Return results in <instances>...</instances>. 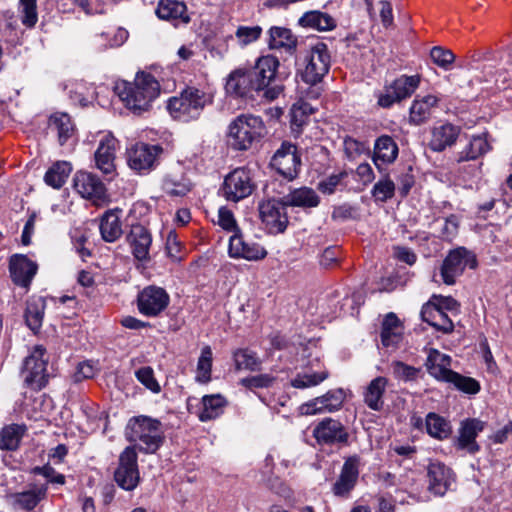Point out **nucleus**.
Segmentation results:
<instances>
[{"label":"nucleus","mask_w":512,"mask_h":512,"mask_svg":"<svg viewBox=\"0 0 512 512\" xmlns=\"http://www.w3.org/2000/svg\"><path fill=\"white\" fill-rule=\"evenodd\" d=\"M278 66L279 61L275 56H262L254 65L232 71L227 77L225 89L236 97L253 98L255 92H261L274 80Z\"/></svg>","instance_id":"nucleus-1"},{"label":"nucleus","mask_w":512,"mask_h":512,"mask_svg":"<svg viewBox=\"0 0 512 512\" xmlns=\"http://www.w3.org/2000/svg\"><path fill=\"white\" fill-rule=\"evenodd\" d=\"M115 92L128 109L142 112L147 111L152 101L159 96L160 85L153 75L140 72L133 83H118Z\"/></svg>","instance_id":"nucleus-2"},{"label":"nucleus","mask_w":512,"mask_h":512,"mask_svg":"<svg viewBox=\"0 0 512 512\" xmlns=\"http://www.w3.org/2000/svg\"><path fill=\"white\" fill-rule=\"evenodd\" d=\"M125 435L130 442L138 443L144 453H155L164 442V432L159 420L148 416H137L129 420Z\"/></svg>","instance_id":"nucleus-3"},{"label":"nucleus","mask_w":512,"mask_h":512,"mask_svg":"<svg viewBox=\"0 0 512 512\" xmlns=\"http://www.w3.org/2000/svg\"><path fill=\"white\" fill-rule=\"evenodd\" d=\"M210 97L196 87H186L178 96L169 98L167 110L175 120L187 123L200 117Z\"/></svg>","instance_id":"nucleus-4"},{"label":"nucleus","mask_w":512,"mask_h":512,"mask_svg":"<svg viewBox=\"0 0 512 512\" xmlns=\"http://www.w3.org/2000/svg\"><path fill=\"white\" fill-rule=\"evenodd\" d=\"M264 131L265 125L261 117L241 114L230 123L227 142L232 149L245 151L263 137Z\"/></svg>","instance_id":"nucleus-5"},{"label":"nucleus","mask_w":512,"mask_h":512,"mask_svg":"<svg viewBox=\"0 0 512 512\" xmlns=\"http://www.w3.org/2000/svg\"><path fill=\"white\" fill-rule=\"evenodd\" d=\"M305 67L301 70V79L316 85L328 74L331 66V54L326 43L318 41L312 45L305 57Z\"/></svg>","instance_id":"nucleus-6"},{"label":"nucleus","mask_w":512,"mask_h":512,"mask_svg":"<svg viewBox=\"0 0 512 512\" xmlns=\"http://www.w3.org/2000/svg\"><path fill=\"white\" fill-rule=\"evenodd\" d=\"M47 364L48 357H46L45 347L42 345L34 346L23 363L22 375L26 387L39 391L47 385L49 380Z\"/></svg>","instance_id":"nucleus-7"},{"label":"nucleus","mask_w":512,"mask_h":512,"mask_svg":"<svg viewBox=\"0 0 512 512\" xmlns=\"http://www.w3.org/2000/svg\"><path fill=\"white\" fill-rule=\"evenodd\" d=\"M256 188L252 171L246 167H238L225 176L221 192L230 202H239L249 197Z\"/></svg>","instance_id":"nucleus-8"},{"label":"nucleus","mask_w":512,"mask_h":512,"mask_svg":"<svg viewBox=\"0 0 512 512\" xmlns=\"http://www.w3.org/2000/svg\"><path fill=\"white\" fill-rule=\"evenodd\" d=\"M476 266L475 255L464 247H458L451 250L443 260L440 269L441 278L446 285H453L466 267L474 269Z\"/></svg>","instance_id":"nucleus-9"},{"label":"nucleus","mask_w":512,"mask_h":512,"mask_svg":"<svg viewBox=\"0 0 512 512\" xmlns=\"http://www.w3.org/2000/svg\"><path fill=\"white\" fill-rule=\"evenodd\" d=\"M137 453L129 446L119 456V464L114 472L115 482L126 491H133L140 482Z\"/></svg>","instance_id":"nucleus-10"},{"label":"nucleus","mask_w":512,"mask_h":512,"mask_svg":"<svg viewBox=\"0 0 512 512\" xmlns=\"http://www.w3.org/2000/svg\"><path fill=\"white\" fill-rule=\"evenodd\" d=\"M284 199L263 200L258 205L259 216L270 234L283 233L289 223Z\"/></svg>","instance_id":"nucleus-11"},{"label":"nucleus","mask_w":512,"mask_h":512,"mask_svg":"<svg viewBox=\"0 0 512 512\" xmlns=\"http://www.w3.org/2000/svg\"><path fill=\"white\" fill-rule=\"evenodd\" d=\"M162 152L160 145L137 143L128 151L127 162L135 172L148 174L158 165Z\"/></svg>","instance_id":"nucleus-12"},{"label":"nucleus","mask_w":512,"mask_h":512,"mask_svg":"<svg viewBox=\"0 0 512 512\" xmlns=\"http://www.w3.org/2000/svg\"><path fill=\"white\" fill-rule=\"evenodd\" d=\"M319 445H348L349 433L343 423L337 419L326 417L318 422L312 431Z\"/></svg>","instance_id":"nucleus-13"},{"label":"nucleus","mask_w":512,"mask_h":512,"mask_svg":"<svg viewBox=\"0 0 512 512\" xmlns=\"http://www.w3.org/2000/svg\"><path fill=\"white\" fill-rule=\"evenodd\" d=\"M420 78L417 75H402L385 87L383 93L378 96V104L383 108H389L394 103L410 97L418 88Z\"/></svg>","instance_id":"nucleus-14"},{"label":"nucleus","mask_w":512,"mask_h":512,"mask_svg":"<svg viewBox=\"0 0 512 512\" xmlns=\"http://www.w3.org/2000/svg\"><path fill=\"white\" fill-rule=\"evenodd\" d=\"M170 297L162 287L150 285L139 292L137 307L142 315L156 317L169 305Z\"/></svg>","instance_id":"nucleus-15"},{"label":"nucleus","mask_w":512,"mask_h":512,"mask_svg":"<svg viewBox=\"0 0 512 512\" xmlns=\"http://www.w3.org/2000/svg\"><path fill=\"white\" fill-rule=\"evenodd\" d=\"M271 165L284 179L291 181L296 178L301 165L297 147L283 142L272 157Z\"/></svg>","instance_id":"nucleus-16"},{"label":"nucleus","mask_w":512,"mask_h":512,"mask_svg":"<svg viewBox=\"0 0 512 512\" xmlns=\"http://www.w3.org/2000/svg\"><path fill=\"white\" fill-rule=\"evenodd\" d=\"M73 187L83 198L95 203L106 199V188L103 182L94 174L78 171L73 178Z\"/></svg>","instance_id":"nucleus-17"},{"label":"nucleus","mask_w":512,"mask_h":512,"mask_svg":"<svg viewBox=\"0 0 512 512\" xmlns=\"http://www.w3.org/2000/svg\"><path fill=\"white\" fill-rule=\"evenodd\" d=\"M345 399L343 389L329 390L326 394L317 397L300 406L303 415H314L324 412H334L340 409Z\"/></svg>","instance_id":"nucleus-18"},{"label":"nucleus","mask_w":512,"mask_h":512,"mask_svg":"<svg viewBox=\"0 0 512 512\" xmlns=\"http://www.w3.org/2000/svg\"><path fill=\"white\" fill-rule=\"evenodd\" d=\"M38 265L26 255L14 254L9 259V272L13 283L28 288L37 273Z\"/></svg>","instance_id":"nucleus-19"},{"label":"nucleus","mask_w":512,"mask_h":512,"mask_svg":"<svg viewBox=\"0 0 512 512\" xmlns=\"http://www.w3.org/2000/svg\"><path fill=\"white\" fill-rule=\"evenodd\" d=\"M359 465L360 457L358 455L350 456L345 460L340 475L332 488L334 495L348 497L357 483Z\"/></svg>","instance_id":"nucleus-20"},{"label":"nucleus","mask_w":512,"mask_h":512,"mask_svg":"<svg viewBox=\"0 0 512 512\" xmlns=\"http://www.w3.org/2000/svg\"><path fill=\"white\" fill-rule=\"evenodd\" d=\"M47 483L31 482L20 492L13 493L11 500L17 508L31 512L47 498Z\"/></svg>","instance_id":"nucleus-21"},{"label":"nucleus","mask_w":512,"mask_h":512,"mask_svg":"<svg viewBox=\"0 0 512 512\" xmlns=\"http://www.w3.org/2000/svg\"><path fill=\"white\" fill-rule=\"evenodd\" d=\"M486 423L478 418H468L461 422L459 436L457 437V447L466 450L470 454H475L480 447L476 442V437L481 433Z\"/></svg>","instance_id":"nucleus-22"},{"label":"nucleus","mask_w":512,"mask_h":512,"mask_svg":"<svg viewBox=\"0 0 512 512\" xmlns=\"http://www.w3.org/2000/svg\"><path fill=\"white\" fill-rule=\"evenodd\" d=\"M118 146L117 139L107 133L99 141L95 152V162L97 168L104 174L110 175L115 171V154Z\"/></svg>","instance_id":"nucleus-23"},{"label":"nucleus","mask_w":512,"mask_h":512,"mask_svg":"<svg viewBox=\"0 0 512 512\" xmlns=\"http://www.w3.org/2000/svg\"><path fill=\"white\" fill-rule=\"evenodd\" d=\"M427 477L429 491L437 496H443L454 481L451 469L439 462L428 466Z\"/></svg>","instance_id":"nucleus-24"},{"label":"nucleus","mask_w":512,"mask_h":512,"mask_svg":"<svg viewBox=\"0 0 512 512\" xmlns=\"http://www.w3.org/2000/svg\"><path fill=\"white\" fill-rule=\"evenodd\" d=\"M228 252L233 258H244L250 261L263 259L267 255V251L262 246L244 241L240 233L230 237Z\"/></svg>","instance_id":"nucleus-25"},{"label":"nucleus","mask_w":512,"mask_h":512,"mask_svg":"<svg viewBox=\"0 0 512 512\" xmlns=\"http://www.w3.org/2000/svg\"><path fill=\"white\" fill-rule=\"evenodd\" d=\"M127 241L136 259L144 261L149 258L152 237L147 228L141 224L132 225L127 235Z\"/></svg>","instance_id":"nucleus-26"},{"label":"nucleus","mask_w":512,"mask_h":512,"mask_svg":"<svg viewBox=\"0 0 512 512\" xmlns=\"http://www.w3.org/2000/svg\"><path fill=\"white\" fill-rule=\"evenodd\" d=\"M421 318L423 321L443 333H450L454 329L453 321L443 311L442 305H435L429 301L422 306Z\"/></svg>","instance_id":"nucleus-27"},{"label":"nucleus","mask_w":512,"mask_h":512,"mask_svg":"<svg viewBox=\"0 0 512 512\" xmlns=\"http://www.w3.org/2000/svg\"><path fill=\"white\" fill-rule=\"evenodd\" d=\"M461 128L451 123H443L435 126L431 132V140L429 146L435 152H442L447 147L455 144L459 137Z\"/></svg>","instance_id":"nucleus-28"},{"label":"nucleus","mask_w":512,"mask_h":512,"mask_svg":"<svg viewBox=\"0 0 512 512\" xmlns=\"http://www.w3.org/2000/svg\"><path fill=\"white\" fill-rule=\"evenodd\" d=\"M267 43L270 49L284 50L293 55L298 46V39L289 28L272 26L268 30Z\"/></svg>","instance_id":"nucleus-29"},{"label":"nucleus","mask_w":512,"mask_h":512,"mask_svg":"<svg viewBox=\"0 0 512 512\" xmlns=\"http://www.w3.org/2000/svg\"><path fill=\"white\" fill-rule=\"evenodd\" d=\"M425 366L428 373L438 381L446 382L450 373L451 357L436 349H430L427 355Z\"/></svg>","instance_id":"nucleus-30"},{"label":"nucleus","mask_w":512,"mask_h":512,"mask_svg":"<svg viewBox=\"0 0 512 512\" xmlns=\"http://www.w3.org/2000/svg\"><path fill=\"white\" fill-rule=\"evenodd\" d=\"M398 146L392 137L382 135L374 144L373 162L380 170L382 164L393 163L398 156Z\"/></svg>","instance_id":"nucleus-31"},{"label":"nucleus","mask_w":512,"mask_h":512,"mask_svg":"<svg viewBox=\"0 0 512 512\" xmlns=\"http://www.w3.org/2000/svg\"><path fill=\"white\" fill-rule=\"evenodd\" d=\"M403 324L393 312L388 313L382 322L381 342L385 347H396L403 336Z\"/></svg>","instance_id":"nucleus-32"},{"label":"nucleus","mask_w":512,"mask_h":512,"mask_svg":"<svg viewBox=\"0 0 512 512\" xmlns=\"http://www.w3.org/2000/svg\"><path fill=\"white\" fill-rule=\"evenodd\" d=\"M49 128L55 131L61 146L67 144L75 137V125L66 113H55L49 118Z\"/></svg>","instance_id":"nucleus-33"},{"label":"nucleus","mask_w":512,"mask_h":512,"mask_svg":"<svg viewBox=\"0 0 512 512\" xmlns=\"http://www.w3.org/2000/svg\"><path fill=\"white\" fill-rule=\"evenodd\" d=\"M121 212L119 209L109 210L101 217L100 233L104 241L111 243L121 237L123 233L119 216Z\"/></svg>","instance_id":"nucleus-34"},{"label":"nucleus","mask_w":512,"mask_h":512,"mask_svg":"<svg viewBox=\"0 0 512 512\" xmlns=\"http://www.w3.org/2000/svg\"><path fill=\"white\" fill-rule=\"evenodd\" d=\"M284 203L291 207L314 208L320 203V197L309 187H300L283 197Z\"/></svg>","instance_id":"nucleus-35"},{"label":"nucleus","mask_w":512,"mask_h":512,"mask_svg":"<svg viewBox=\"0 0 512 512\" xmlns=\"http://www.w3.org/2000/svg\"><path fill=\"white\" fill-rule=\"evenodd\" d=\"M388 379L383 376L374 378L367 386L364 392L365 404L374 411H380L383 408V395L386 391Z\"/></svg>","instance_id":"nucleus-36"},{"label":"nucleus","mask_w":512,"mask_h":512,"mask_svg":"<svg viewBox=\"0 0 512 512\" xmlns=\"http://www.w3.org/2000/svg\"><path fill=\"white\" fill-rule=\"evenodd\" d=\"M228 402L221 394H211L202 397V408L198 414L201 422H207L218 418L227 406Z\"/></svg>","instance_id":"nucleus-37"},{"label":"nucleus","mask_w":512,"mask_h":512,"mask_svg":"<svg viewBox=\"0 0 512 512\" xmlns=\"http://www.w3.org/2000/svg\"><path fill=\"white\" fill-rule=\"evenodd\" d=\"M27 431L24 424H9L0 430V450L15 451Z\"/></svg>","instance_id":"nucleus-38"},{"label":"nucleus","mask_w":512,"mask_h":512,"mask_svg":"<svg viewBox=\"0 0 512 512\" xmlns=\"http://www.w3.org/2000/svg\"><path fill=\"white\" fill-rule=\"evenodd\" d=\"M438 103V98L435 95H426L422 98H415L411 107L409 118L410 122L415 125L424 123L431 114V109Z\"/></svg>","instance_id":"nucleus-39"},{"label":"nucleus","mask_w":512,"mask_h":512,"mask_svg":"<svg viewBox=\"0 0 512 512\" xmlns=\"http://www.w3.org/2000/svg\"><path fill=\"white\" fill-rule=\"evenodd\" d=\"M298 23L302 27L312 28L318 31H330L336 27V20L332 16L318 10L304 13Z\"/></svg>","instance_id":"nucleus-40"},{"label":"nucleus","mask_w":512,"mask_h":512,"mask_svg":"<svg viewBox=\"0 0 512 512\" xmlns=\"http://www.w3.org/2000/svg\"><path fill=\"white\" fill-rule=\"evenodd\" d=\"M425 428L429 436L437 440L448 439L452 434L450 421L434 412L426 415Z\"/></svg>","instance_id":"nucleus-41"},{"label":"nucleus","mask_w":512,"mask_h":512,"mask_svg":"<svg viewBox=\"0 0 512 512\" xmlns=\"http://www.w3.org/2000/svg\"><path fill=\"white\" fill-rule=\"evenodd\" d=\"M491 149L490 144L483 135L473 136L469 143L457 154V162L475 160Z\"/></svg>","instance_id":"nucleus-42"},{"label":"nucleus","mask_w":512,"mask_h":512,"mask_svg":"<svg viewBox=\"0 0 512 512\" xmlns=\"http://www.w3.org/2000/svg\"><path fill=\"white\" fill-rule=\"evenodd\" d=\"M186 5L177 0H161L156 9V14L163 20L182 19L184 22L189 21V17L185 16Z\"/></svg>","instance_id":"nucleus-43"},{"label":"nucleus","mask_w":512,"mask_h":512,"mask_svg":"<svg viewBox=\"0 0 512 512\" xmlns=\"http://www.w3.org/2000/svg\"><path fill=\"white\" fill-rule=\"evenodd\" d=\"M45 306V301L41 297L34 298L27 302L25 321L27 326L34 333H37L42 327Z\"/></svg>","instance_id":"nucleus-44"},{"label":"nucleus","mask_w":512,"mask_h":512,"mask_svg":"<svg viewBox=\"0 0 512 512\" xmlns=\"http://www.w3.org/2000/svg\"><path fill=\"white\" fill-rule=\"evenodd\" d=\"M313 107L304 101L293 104L290 110L291 129L294 133H300L303 127L309 122L313 114Z\"/></svg>","instance_id":"nucleus-45"},{"label":"nucleus","mask_w":512,"mask_h":512,"mask_svg":"<svg viewBox=\"0 0 512 512\" xmlns=\"http://www.w3.org/2000/svg\"><path fill=\"white\" fill-rule=\"evenodd\" d=\"M71 171L72 167L69 162L58 161L48 169L44 180L47 185L59 189L66 182Z\"/></svg>","instance_id":"nucleus-46"},{"label":"nucleus","mask_w":512,"mask_h":512,"mask_svg":"<svg viewBox=\"0 0 512 512\" xmlns=\"http://www.w3.org/2000/svg\"><path fill=\"white\" fill-rule=\"evenodd\" d=\"M329 376L327 370L321 371H302L291 380V386L297 389H306L319 385Z\"/></svg>","instance_id":"nucleus-47"},{"label":"nucleus","mask_w":512,"mask_h":512,"mask_svg":"<svg viewBox=\"0 0 512 512\" xmlns=\"http://www.w3.org/2000/svg\"><path fill=\"white\" fill-rule=\"evenodd\" d=\"M68 94L74 104L86 107L94 98V88L84 82H76L68 86Z\"/></svg>","instance_id":"nucleus-48"},{"label":"nucleus","mask_w":512,"mask_h":512,"mask_svg":"<svg viewBox=\"0 0 512 512\" xmlns=\"http://www.w3.org/2000/svg\"><path fill=\"white\" fill-rule=\"evenodd\" d=\"M237 370H259L261 361L256 354L248 349H238L233 354Z\"/></svg>","instance_id":"nucleus-49"},{"label":"nucleus","mask_w":512,"mask_h":512,"mask_svg":"<svg viewBox=\"0 0 512 512\" xmlns=\"http://www.w3.org/2000/svg\"><path fill=\"white\" fill-rule=\"evenodd\" d=\"M212 349L206 345L202 348L200 357L197 363L196 380L200 383H207L211 379L212 370Z\"/></svg>","instance_id":"nucleus-50"},{"label":"nucleus","mask_w":512,"mask_h":512,"mask_svg":"<svg viewBox=\"0 0 512 512\" xmlns=\"http://www.w3.org/2000/svg\"><path fill=\"white\" fill-rule=\"evenodd\" d=\"M446 383L453 384L457 390L466 394L474 395L480 391V383L476 379L461 375L455 371L450 373Z\"/></svg>","instance_id":"nucleus-51"},{"label":"nucleus","mask_w":512,"mask_h":512,"mask_svg":"<svg viewBox=\"0 0 512 512\" xmlns=\"http://www.w3.org/2000/svg\"><path fill=\"white\" fill-rule=\"evenodd\" d=\"M391 369L394 378L404 382L415 381L421 371L420 368L408 365L402 361H393Z\"/></svg>","instance_id":"nucleus-52"},{"label":"nucleus","mask_w":512,"mask_h":512,"mask_svg":"<svg viewBox=\"0 0 512 512\" xmlns=\"http://www.w3.org/2000/svg\"><path fill=\"white\" fill-rule=\"evenodd\" d=\"M394 193L395 184L388 177H384L376 182L371 190V194L376 202H386L394 196Z\"/></svg>","instance_id":"nucleus-53"},{"label":"nucleus","mask_w":512,"mask_h":512,"mask_svg":"<svg viewBox=\"0 0 512 512\" xmlns=\"http://www.w3.org/2000/svg\"><path fill=\"white\" fill-rule=\"evenodd\" d=\"M21 22L27 28H32L38 21L36 0H19Z\"/></svg>","instance_id":"nucleus-54"},{"label":"nucleus","mask_w":512,"mask_h":512,"mask_svg":"<svg viewBox=\"0 0 512 512\" xmlns=\"http://www.w3.org/2000/svg\"><path fill=\"white\" fill-rule=\"evenodd\" d=\"M31 474L43 476L46 479L47 486L49 484L62 486L66 483V477L58 473L50 464L33 467Z\"/></svg>","instance_id":"nucleus-55"},{"label":"nucleus","mask_w":512,"mask_h":512,"mask_svg":"<svg viewBox=\"0 0 512 512\" xmlns=\"http://www.w3.org/2000/svg\"><path fill=\"white\" fill-rule=\"evenodd\" d=\"M430 57L432 61L439 67L449 70L451 65L455 61V54L449 50L440 46H435L430 51Z\"/></svg>","instance_id":"nucleus-56"},{"label":"nucleus","mask_w":512,"mask_h":512,"mask_svg":"<svg viewBox=\"0 0 512 512\" xmlns=\"http://www.w3.org/2000/svg\"><path fill=\"white\" fill-rule=\"evenodd\" d=\"M162 188L170 196H184L190 191L189 185L175 177L168 175L164 178Z\"/></svg>","instance_id":"nucleus-57"},{"label":"nucleus","mask_w":512,"mask_h":512,"mask_svg":"<svg viewBox=\"0 0 512 512\" xmlns=\"http://www.w3.org/2000/svg\"><path fill=\"white\" fill-rule=\"evenodd\" d=\"M349 173L345 170L335 174H331L318 184V189L324 194H333L338 186L343 185L344 180L348 177Z\"/></svg>","instance_id":"nucleus-58"},{"label":"nucleus","mask_w":512,"mask_h":512,"mask_svg":"<svg viewBox=\"0 0 512 512\" xmlns=\"http://www.w3.org/2000/svg\"><path fill=\"white\" fill-rule=\"evenodd\" d=\"M261 34L262 28L260 26H239L236 30L235 36L241 45L246 46L257 41Z\"/></svg>","instance_id":"nucleus-59"},{"label":"nucleus","mask_w":512,"mask_h":512,"mask_svg":"<svg viewBox=\"0 0 512 512\" xmlns=\"http://www.w3.org/2000/svg\"><path fill=\"white\" fill-rule=\"evenodd\" d=\"M137 380L142 383L146 388L154 393L160 391V385L154 377V371L151 367H141L135 372Z\"/></svg>","instance_id":"nucleus-60"},{"label":"nucleus","mask_w":512,"mask_h":512,"mask_svg":"<svg viewBox=\"0 0 512 512\" xmlns=\"http://www.w3.org/2000/svg\"><path fill=\"white\" fill-rule=\"evenodd\" d=\"M166 253L174 262H180L183 259L182 245L175 232H169L166 240Z\"/></svg>","instance_id":"nucleus-61"},{"label":"nucleus","mask_w":512,"mask_h":512,"mask_svg":"<svg viewBox=\"0 0 512 512\" xmlns=\"http://www.w3.org/2000/svg\"><path fill=\"white\" fill-rule=\"evenodd\" d=\"M128 37V32L125 29H118L116 34L114 35L113 39L109 41L108 44H106L107 37L105 34H102L97 39V49L99 51H103L107 48H114L121 46Z\"/></svg>","instance_id":"nucleus-62"},{"label":"nucleus","mask_w":512,"mask_h":512,"mask_svg":"<svg viewBox=\"0 0 512 512\" xmlns=\"http://www.w3.org/2000/svg\"><path fill=\"white\" fill-rule=\"evenodd\" d=\"M275 378L269 374H260L247 378H243L241 380V384L249 389L253 388H268L272 386Z\"/></svg>","instance_id":"nucleus-63"},{"label":"nucleus","mask_w":512,"mask_h":512,"mask_svg":"<svg viewBox=\"0 0 512 512\" xmlns=\"http://www.w3.org/2000/svg\"><path fill=\"white\" fill-rule=\"evenodd\" d=\"M358 209L348 203L339 205L333 209L332 219L338 221H346L357 217Z\"/></svg>","instance_id":"nucleus-64"}]
</instances>
